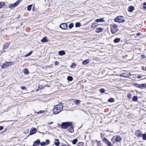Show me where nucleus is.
I'll list each match as a JSON object with an SVG mask.
<instances>
[{"instance_id": "obj_1", "label": "nucleus", "mask_w": 146, "mask_h": 146, "mask_svg": "<svg viewBox=\"0 0 146 146\" xmlns=\"http://www.w3.org/2000/svg\"><path fill=\"white\" fill-rule=\"evenodd\" d=\"M63 107L62 103H59L58 104L55 105L53 110L54 113L55 114H58L61 111Z\"/></svg>"}, {"instance_id": "obj_2", "label": "nucleus", "mask_w": 146, "mask_h": 146, "mask_svg": "<svg viewBox=\"0 0 146 146\" xmlns=\"http://www.w3.org/2000/svg\"><path fill=\"white\" fill-rule=\"evenodd\" d=\"M71 125V123L69 122H63L61 124V127L63 129H66Z\"/></svg>"}, {"instance_id": "obj_3", "label": "nucleus", "mask_w": 146, "mask_h": 146, "mask_svg": "<svg viewBox=\"0 0 146 146\" xmlns=\"http://www.w3.org/2000/svg\"><path fill=\"white\" fill-rule=\"evenodd\" d=\"M123 17L119 16L116 17L114 19V21L118 23H122L125 21V20L123 19Z\"/></svg>"}, {"instance_id": "obj_4", "label": "nucleus", "mask_w": 146, "mask_h": 146, "mask_svg": "<svg viewBox=\"0 0 146 146\" xmlns=\"http://www.w3.org/2000/svg\"><path fill=\"white\" fill-rule=\"evenodd\" d=\"M102 141L105 143L107 144L108 146H113L111 142L108 141V139L105 137L103 139Z\"/></svg>"}, {"instance_id": "obj_5", "label": "nucleus", "mask_w": 146, "mask_h": 146, "mask_svg": "<svg viewBox=\"0 0 146 146\" xmlns=\"http://www.w3.org/2000/svg\"><path fill=\"white\" fill-rule=\"evenodd\" d=\"M60 27L62 29L65 30L67 28V25L66 23H63L60 25Z\"/></svg>"}, {"instance_id": "obj_6", "label": "nucleus", "mask_w": 146, "mask_h": 146, "mask_svg": "<svg viewBox=\"0 0 146 146\" xmlns=\"http://www.w3.org/2000/svg\"><path fill=\"white\" fill-rule=\"evenodd\" d=\"M37 131V129L35 128H32L30 131V135H32L36 133Z\"/></svg>"}, {"instance_id": "obj_7", "label": "nucleus", "mask_w": 146, "mask_h": 146, "mask_svg": "<svg viewBox=\"0 0 146 146\" xmlns=\"http://www.w3.org/2000/svg\"><path fill=\"white\" fill-rule=\"evenodd\" d=\"M135 133L137 137H142L143 136V134L139 130H137L136 131Z\"/></svg>"}, {"instance_id": "obj_8", "label": "nucleus", "mask_w": 146, "mask_h": 146, "mask_svg": "<svg viewBox=\"0 0 146 146\" xmlns=\"http://www.w3.org/2000/svg\"><path fill=\"white\" fill-rule=\"evenodd\" d=\"M9 45V42H7L5 43L4 45V46L3 48V49L5 50L7 49V48H8Z\"/></svg>"}, {"instance_id": "obj_9", "label": "nucleus", "mask_w": 146, "mask_h": 146, "mask_svg": "<svg viewBox=\"0 0 146 146\" xmlns=\"http://www.w3.org/2000/svg\"><path fill=\"white\" fill-rule=\"evenodd\" d=\"M119 30L118 29H111V33L113 34H115Z\"/></svg>"}, {"instance_id": "obj_10", "label": "nucleus", "mask_w": 146, "mask_h": 146, "mask_svg": "<svg viewBox=\"0 0 146 146\" xmlns=\"http://www.w3.org/2000/svg\"><path fill=\"white\" fill-rule=\"evenodd\" d=\"M40 143V140L39 139H38L34 142L33 146H36L38 145Z\"/></svg>"}, {"instance_id": "obj_11", "label": "nucleus", "mask_w": 146, "mask_h": 146, "mask_svg": "<svg viewBox=\"0 0 146 146\" xmlns=\"http://www.w3.org/2000/svg\"><path fill=\"white\" fill-rule=\"evenodd\" d=\"M9 66V63H6L3 64L1 67V68L2 69L8 67Z\"/></svg>"}, {"instance_id": "obj_12", "label": "nucleus", "mask_w": 146, "mask_h": 146, "mask_svg": "<svg viewBox=\"0 0 146 146\" xmlns=\"http://www.w3.org/2000/svg\"><path fill=\"white\" fill-rule=\"evenodd\" d=\"M72 124L71 123V125H70V126H69V127H70V128L68 129V131L71 133L73 132L74 131V128L72 126Z\"/></svg>"}, {"instance_id": "obj_13", "label": "nucleus", "mask_w": 146, "mask_h": 146, "mask_svg": "<svg viewBox=\"0 0 146 146\" xmlns=\"http://www.w3.org/2000/svg\"><path fill=\"white\" fill-rule=\"evenodd\" d=\"M134 9V8L133 6H130L128 8V11L130 13H132Z\"/></svg>"}, {"instance_id": "obj_14", "label": "nucleus", "mask_w": 146, "mask_h": 146, "mask_svg": "<svg viewBox=\"0 0 146 146\" xmlns=\"http://www.w3.org/2000/svg\"><path fill=\"white\" fill-rule=\"evenodd\" d=\"M22 0H19L17 1L15 3L13 4V5L15 7H17L20 3V2Z\"/></svg>"}, {"instance_id": "obj_15", "label": "nucleus", "mask_w": 146, "mask_h": 146, "mask_svg": "<svg viewBox=\"0 0 146 146\" xmlns=\"http://www.w3.org/2000/svg\"><path fill=\"white\" fill-rule=\"evenodd\" d=\"M133 85L138 88H141V84H138L137 83H134Z\"/></svg>"}, {"instance_id": "obj_16", "label": "nucleus", "mask_w": 146, "mask_h": 146, "mask_svg": "<svg viewBox=\"0 0 146 146\" xmlns=\"http://www.w3.org/2000/svg\"><path fill=\"white\" fill-rule=\"evenodd\" d=\"M90 62V60L89 59H87L86 60H84L82 62V63L83 64L85 65H86Z\"/></svg>"}, {"instance_id": "obj_17", "label": "nucleus", "mask_w": 146, "mask_h": 146, "mask_svg": "<svg viewBox=\"0 0 146 146\" xmlns=\"http://www.w3.org/2000/svg\"><path fill=\"white\" fill-rule=\"evenodd\" d=\"M55 145L56 146H58L59 145L60 142L58 139H56L54 142Z\"/></svg>"}, {"instance_id": "obj_18", "label": "nucleus", "mask_w": 146, "mask_h": 146, "mask_svg": "<svg viewBox=\"0 0 146 146\" xmlns=\"http://www.w3.org/2000/svg\"><path fill=\"white\" fill-rule=\"evenodd\" d=\"M58 54L59 55L62 56L65 54V52L64 50H61L58 52Z\"/></svg>"}, {"instance_id": "obj_19", "label": "nucleus", "mask_w": 146, "mask_h": 146, "mask_svg": "<svg viewBox=\"0 0 146 146\" xmlns=\"http://www.w3.org/2000/svg\"><path fill=\"white\" fill-rule=\"evenodd\" d=\"M121 138L120 136H117L115 140L117 142H119L121 141Z\"/></svg>"}, {"instance_id": "obj_20", "label": "nucleus", "mask_w": 146, "mask_h": 146, "mask_svg": "<svg viewBox=\"0 0 146 146\" xmlns=\"http://www.w3.org/2000/svg\"><path fill=\"white\" fill-rule=\"evenodd\" d=\"M103 29L101 28H99L96 29V32L97 33H99L102 32L103 31Z\"/></svg>"}, {"instance_id": "obj_21", "label": "nucleus", "mask_w": 146, "mask_h": 146, "mask_svg": "<svg viewBox=\"0 0 146 146\" xmlns=\"http://www.w3.org/2000/svg\"><path fill=\"white\" fill-rule=\"evenodd\" d=\"M96 22H104L105 21L103 20V18L97 19L95 20Z\"/></svg>"}, {"instance_id": "obj_22", "label": "nucleus", "mask_w": 146, "mask_h": 146, "mask_svg": "<svg viewBox=\"0 0 146 146\" xmlns=\"http://www.w3.org/2000/svg\"><path fill=\"white\" fill-rule=\"evenodd\" d=\"M41 41L42 42H47L48 40H47V38L46 37H44L41 40Z\"/></svg>"}, {"instance_id": "obj_23", "label": "nucleus", "mask_w": 146, "mask_h": 146, "mask_svg": "<svg viewBox=\"0 0 146 146\" xmlns=\"http://www.w3.org/2000/svg\"><path fill=\"white\" fill-rule=\"evenodd\" d=\"M120 40V38H116L114 40L113 42L115 43H117L119 42Z\"/></svg>"}, {"instance_id": "obj_24", "label": "nucleus", "mask_w": 146, "mask_h": 146, "mask_svg": "<svg viewBox=\"0 0 146 146\" xmlns=\"http://www.w3.org/2000/svg\"><path fill=\"white\" fill-rule=\"evenodd\" d=\"M97 25V23H93L91 26V27L92 28L95 29Z\"/></svg>"}, {"instance_id": "obj_25", "label": "nucleus", "mask_w": 146, "mask_h": 146, "mask_svg": "<svg viewBox=\"0 0 146 146\" xmlns=\"http://www.w3.org/2000/svg\"><path fill=\"white\" fill-rule=\"evenodd\" d=\"M67 79L68 81H72L73 80V78L72 77L69 76L67 78Z\"/></svg>"}, {"instance_id": "obj_26", "label": "nucleus", "mask_w": 146, "mask_h": 146, "mask_svg": "<svg viewBox=\"0 0 146 146\" xmlns=\"http://www.w3.org/2000/svg\"><path fill=\"white\" fill-rule=\"evenodd\" d=\"M29 71L27 69H25L24 70V73L25 74H29Z\"/></svg>"}, {"instance_id": "obj_27", "label": "nucleus", "mask_w": 146, "mask_h": 146, "mask_svg": "<svg viewBox=\"0 0 146 146\" xmlns=\"http://www.w3.org/2000/svg\"><path fill=\"white\" fill-rule=\"evenodd\" d=\"M75 26L76 27H79L81 26V24L79 22L76 23H75Z\"/></svg>"}, {"instance_id": "obj_28", "label": "nucleus", "mask_w": 146, "mask_h": 146, "mask_svg": "<svg viewBox=\"0 0 146 146\" xmlns=\"http://www.w3.org/2000/svg\"><path fill=\"white\" fill-rule=\"evenodd\" d=\"M108 101L109 102H113L114 101V99L113 98H111L108 100Z\"/></svg>"}, {"instance_id": "obj_29", "label": "nucleus", "mask_w": 146, "mask_h": 146, "mask_svg": "<svg viewBox=\"0 0 146 146\" xmlns=\"http://www.w3.org/2000/svg\"><path fill=\"white\" fill-rule=\"evenodd\" d=\"M73 23H70L68 26V28L70 29H71L73 27Z\"/></svg>"}, {"instance_id": "obj_30", "label": "nucleus", "mask_w": 146, "mask_h": 146, "mask_svg": "<svg viewBox=\"0 0 146 146\" xmlns=\"http://www.w3.org/2000/svg\"><path fill=\"white\" fill-rule=\"evenodd\" d=\"M137 96H134L133 98V100L134 101H136L137 100Z\"/></svg>"}, {"instance_id": "obj_31", "label": "nucleus", "mask_w": 146, "mask_h": 146, "mask_svg": "<svg viewBox=\"0 0 146 146\" xmlns=\"http://www.w3.org/2000/svg\"><path fill=\"white\" fill-rule=\"evenodd\" d=\"M32 6V5H30L27 6V9L28 11H30L31 10Z\"/></svg>"}, {"instance_id": "obj_32", "label": "nucleus", "mask_w": 146, "mask_h": 146, "mask_svg": "<svg viewBox=\"0 0 146 146\" xmlns=\"http://www.w3.org/2000/svg\"><path fill=\"white\" fill-rule=\"evenodd\" d=\"M75 104L77 105H78L80 102V100H76V101H75Z\"/></svg>"}, {"instance_id": "obj_33", "label": "nucleus", "mask_w": 146, "mask_h": 146, "mask_svg": "<svg viewBox=\"0 0 146 146\" xmlns=\"http://www.w3.org/2000/svg\"><path fill=\"white\" fill-rule=\"evenodd\" d=\"M5 5V3L3 2H0V8H1L2 6H4Z\"/></svg>"}, {"instance_id": "obj_34", "label": "nucleus", "mask_w": 146, "mask_h": 146, "mask_svg": "<svg viewBox=\"0 0 146 146\" xmlns=\"http://www.w3.org/2000/svg\"><path fill=\"white\" fill-rule=\"evenodd\" d=\"M76 64L74 63H72L70 66V67L72 68H74L76 66Z\"/></svg>"}, {"instance_id": "obj_35", "label": "nucleus", "mask_w": 146, "mask_h": 146, "mask_svg": "<svg viewBox=\"0 0 146 146\" xmlns=\"http://www.w3.org/2000/svg\"><path fill=\"white\" fill-rule=\"evenodd\" d=\"M77 139H74L72 141V143L73 144H75L76 142L77 141Z\"/></svg>"}, {"instance_id": "obj_36", "label": "nucleus", "mask_w": 146, "mask_h": 146, "mask_svg": "<svg viewBox=\"0 0 146 146\" xmlns=\"http://www.w3.org/2000/svg\"><path fill=\"white\" fill-rule=\"evenodd\" d=\"M143 139L144 140H146V133L143 134Z\"/></svg>"}, {"instance_id": "obj_37", "label": "nucleus", "mask_w": 146, "mask_h": 146, "mask_svg": "<svg viewBox=\"0 0 146 146\" xmlns=\"http://www.w3.org/2000/svg\"><path fill=\"white\" fill-rule=\"evenodd\" d=\"M146 88V83L141 84V88Z\"/></svg>"}, {"instance_id": "obj_38", "label": "nucleus", "mask_w": 146, "mask_h": 146, "mask_svg": "<svg viewBox=\"0 0 146 146\" xmlns=\"http://www.w3.org/2000/svg\"><path fill=\"white\" fill-rule=\"evenodd\" d=\"M44 112V111L42 110H40L39 112H37L36 113L37 114L43 113Z\"/></svg>"}, {"instance_id": "obj_39", "label": "nucleus", "mask_w": 146, "mask_h": 146, "mask_svg": "<svg viewBox=\"0 0 146 146\" xmlns=\"http://www.w3.org/2000/svg\"><path fill=\"white\" fill-rule=\"evenodd\" d=\"M105 90L104 88H102L100 90L101 93H103L105 92Z\"/></svg>"}, {"instance_id": "obj_40", "label": "nucleus", "mask_w": 146, "mask_h": 146, "mask_svg": "<svg viewBox=\"0 0 146 146\" xmlns=\"http://www.w3.org/2000/svg\"><path fill=\"white\" fill-rule=\"evenodd\" d=\"M40 144L41 146H44L45 145L46 143L44 142H43L41 143H40Z\"/></svg>"}, {"instance_id": "obj_41", "label": "nucleus", "mask_w": 146, "mask_h": 146, "mask_svg": "<svg viewBox=\"0 0 146 146\" xmlns=\"http://www.w3.org/2000/svg\"><path fill=\"white\" fill-rule=\"evenodd\" d=\"M118 26L116 25H113V27L111 28V29H117V28Z\"/></svg>"}, {"instance_id": "obj_42", "label": "nucleus", "mask_w": 146, "mask_h": 146, "mask_svg": "<svg viewBox=\"0 0 146 146\" xmlns=\"http://www.w3.org/2000/svg\"><path fill=\"white\" fill-rule=\"evenodd\" d=\"M32 53V51H30L29 53H28V54L26 55H25V57H28V56H30L31 54Z\"/></svg>"}, {"instance_id": "obj_43", "label": "nucleus", "mask_w": 146, "mask_h": 146, "mask_svg": "<svg viewBox=\"0 0 146 146\" xmlns=\"http://www.w3.org/2000/svg\"><path fill=\"white\" fill-rule=\"evenodd\" d=\"M143 7L145 10H146V3L145 2L143 3Z\"/></svg>"}, {"instance_id": "obj_44", "label": "nucleus", "mask_w": 146, "mask_h": 146, "mask_svg": "<svg viewBox=\"0 0 146 146\" xmlns=\"http://www.w3.org/2000/svg\"><path fill=\"white\" fill-rule=\"evenodd\" d=\"M9 7L10 8H15L13 5V4L12 5H9Z\"/></svg>"}, {"instance_id": "obj_45", "label": "nucleus", "mask_w": 146, "mask_h": 146, "mask_svg": "<svg viewBox=\"0 0 146 146\" xmlns=\"http://www.w3.org/2000/svg\"><path fill=\"white\" fill-rule=\"evenodd\" d=\"M131 95L130 94H128L127 95V97L129 99H130L131 98Z\"/></svg>"}, {"instance_id": "obj_46", "label": "nucleus", "mask_w": 146, "mask_h": 146, "mask_svg": "<svg viewBox=\"0 0 146 146\" xmlns=\"http://www.w3.org/2000/svg\"><path fill=\"white\" fill-rule=\"evenodd\" d=\"M21 88L23 90H25L26 89V87H25L24 86H21Z\"/></svg>"}, {"instance_id": "obj_47", "label": "nucleus", "mask_w": 146, "mask_h": 146, "mask_svg": "<svg viewBox=\"0 0 146 146\" xmlns=\"http://www.w3.org/2000/svg\"><path fill=\"white\" fill-rule=\"evenodd\" d=\"M55 65H58L59 64V62L57 61L55 62L54 63Z\"/></svg>"}, {"instance_id": "obj_48", "label": "nucleus", "mask_w": 146, "mask_h": 146, "mask_svg": "<svg viewBox=\"0 0 146 146\" xmlns=\"http://www.w3.org/2000/svg\"><path fill=\"white\" fill-rule=\"evenodd\" d=\"M46 143H47V144H48L49 143L50 141L48 139H46Z\"/></svg>"}, {"instance_id": "obj_49", "label": "nucleus", "mask_w": 146, "mask_h": 146, "mask_svg": "<svg viewBox=\"0 0 146 146\" xmlns=\"http://www.w3.org/2000/svg\"><path fill=\"white\" fill-rule=\"evenodd\" d=\"M3 128V127L2 126H0V131L2 130Z\"/></svg>"}, {"instance_id": "obj_50", "label": "nucleus", "mask_w": 146, "mask_h": 146, "mask_svg": "<svg viewBox=\"0 0 146 146\" xmlns=\"http://www.w3.org/2000/svg\"><path fill=\"white\" fill-rule=\"evenodd\" d=\"M142 78V76L140 75H139L138 76V78Z\"/></svg>"}, {"instance_id": "obj_51", "label": "nucleus", "mask_w": 146, "mask_h": 146, "mask_svg": "<svg viewBox=\"0 0 146 146\" xmlns=\"http://www.w3.org/2000/svg\"><path fill=\"white\" fill-rule=\"evenodd\" d=\"M7 63H9V66H10V65H11V64L12 63V62H7Z\"/></svg>"}, {"instance_id": "obj_52", "label": "nucleus", "mask_w": 146, "mask_h": 146, "mask_svg": "<svg viewBox=\"0 0 146 146\" xmlns=\"http://www.w3.org/2000/svg\"><path fill=\"white\" fill-rule=\"evenodd\" d=\"M142 56V57L143 58H145V56L144 55H143Z\"/></svg>"}, {"instance_id": "obj_53", "label": "nucleus", "mask_w": 146, "mask_h": 146, "mask_svg": "<svg viewBox=\"0 0 146 146\" xmlns=\"http://www.w3.org/2000/svg\"><path fill=\"white\" fill-rule=\"evenodd\" d=\"M140 35V34L139 33H137V36H139V35Z\"/></svg>"}, {"instance_id": "obj_54", "label": "nucleus", "mask_w": 146, "mask_h": 146, "mask_svg": "<svg viewBox=\"0 0 146 146\" xmlns=\"http://www.w3.org/2000/svg\"><path fill=\"white\" fill-rule=\"evenodd\" d=\"M53 123V122H51L50 123V124H52Z\"/></svg>"}, {"instance_id": "obj_55", "label": "nucleus", "mask_w": 146, "mask_h": 146, "mask_svg": "<svg viewBox=\"0 0 146 146\" xmlns=\"http://www.w3.org/2000/svg\"><path fill=\"white\" fill-rule=\"evenodd\" d=\"M61 146H66L65 145H62Z\"/></svg>"}, {"instance_id": "obj_56", "label": "nucleus", "mask_w": 146, "mask_h": 146, "mask_svg": "<svg viewBox=\"0 0 146 146\" xmlns=\"http://www.w3.org/2000/svg\"><path fill=\"white\" fill-rule=\"evenodd\" d=\"M19 18H20L19 17H17V19H19Z\"/></svg>"}, {"instance_id": "obj_57", "label": "nucleus", "mask_w": 146, "mask_h": 146, "mask_svg": "<svg viewBox=\"0 0 146 146\" xmlns=\"http://www.w3.org/2000/svg\"><path fill=\"white\" fill-rule=\"evenodd\" d=\"M98 146H102L101 145H99Z\"/></svg>"}, {"instance_id": "obj_58", "label": "nucleus", "mask_w": 146, "mask_h": 146, "mask_svg": "<svg viewBox=\"0 0 146 146\" xmlns=\"http://www.w3.org/2000/svg\"><path fill=\"white\" fill-rule=\"evenodd\" d=\"M77 146H80L78 145Z\"/></svg>"}, {"instance_id": "obj_59", "label": "nucleus", "mask_w": 146, "mask_h": 146, "mask_svg": "<svg viewBox=\"0 0 146 146\" xmlns=\"http://www.w3.org/2000/svg\"><path fill=\"white\" fill-rule=\"evenodd\" d=\"M145 69H146V67H145Z\"/></svg>"}]
</instances>
